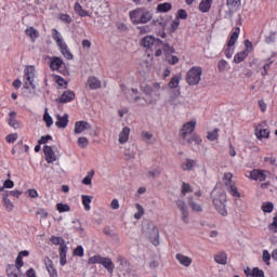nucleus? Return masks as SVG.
I'll return each mask as SVG.
<instances>
[{"instance_id": "1", "label": "nucleus", "mask_w": 277, "mask_h": 277, "mask_svg": "<svg viewBox=\"0 0 277 277\" xmlns=\"http://www.w3.org/2000/svg\"><path fill=\"white\" fill-rule=\"evenodd\" d=\"M132 25H146L153 21V12L146 11L144 8H137L129 12Z\"/></svg>"}, {"instance_id": "2", "label": "nucleus", "mask_w": 277, "mask_h": 277, "mask_svg": "<svg viewBox=\"0 0 277 277\" xmlns=\"http://www.w3.org/2000/svg\"><path fill=\"white\" fill-rule=\"evenodd\" d=\"M96 263L98 265H103V267L107 269L109 274H114V271L116 269V265L109 258H103L98 254L89 258L90 265H96Z\"/></svg>"}, {"instance_id": "3", "label": "nucleus", "mask_w": 277, "mask_h": 277, "mask_svg": "<svg viewBox=\"0 0 277 277\" xmlns=\"http://www.w3.org/2000/svg\"><path fill=\"white\" fill-rule=\"evenodd\" d=\"M202 81V67L193 66L186 74V83L188 85H198Z\"/></svg>"}, {"instance_id": "4", "label": "nucleus", "mask_w": 277, "mask_h": 277, "mask_svg": "<svg viewBox=\"0 0 277 277\" xmlns=\"http://www.w3.org/2000/svg\"><path fill=\"white\" fill-rule=\"evenodd\" d=\"M226 193H221L216 198L213 199V205L217 213H220V215H222L223 217H226V215H228V210H226Z\"/></svg>"}, {"instance_id": "5", "label": "nucleus", "mask_w": 277, "mask_h": 277, "mask_svg": "<svg viewBox=\"0 0 277 277\" xmlns=\"http://www.w3.org/2000/svg\"><path fill=\"white\" fill-rule=\"evenodd\" d=\"M24 78L26 80L24 88L26 90H29V87L32 90H36V84L34 83V79H36V67L35 66H28L24 70Z\"/></svg>"}, {"instance_id": "6", "label": "nucleus", "mask_w": 277, "mask_h": 277, "mask_svg": "<svg viewBox=\"0 0 277 277\" xmlns=\"http://www.w3.org/2000/svg\"><path fill=\"white\" fill-rule=\"evenodd\" d=\"M24 262H23V258L17 255L16 260H15V265L14 264H8L5 272L8 277H18V275L21 274V267H23Z\"/></svg>"}, {"instance_id": "7", "label": "nucleus", "mask_w": 277, "mask_h": 277, "mask_svg": "<svg viewBox=\"0 0 277 277\" xmlns=\"http://www.w3.org/2000/svg\"><path fill=\"white\" fill-rule=\"evenodd\" d=\"M146 228L148 229L151 243L154 246H159V228H157L154 223H147Z\"/></svg>"}, {"instance_id": "8", "label": "nucleus", "mask_w": 277, "mask_h": 277, "mask_svg": "<svg viewBox=\"0 0 277 277\" xmlns=\"http://www.w3.org/2000/svg\"><path fill=\"white\" fill-rule=\"evenodd\" d=\"M194 131H196V121H188L184 123L180 130V137L187 140V135L194 133Z\"/></svg>"}, {"instance_id": "9", "label": "nucleus", "mask_w": 277, "mask_h": 277, "mask_svg": "<svg viewBox=\"0 0 277 277\" xmlns=\"http://www.w3.org/2000/svg\"><path fill=\"white\" fill-rule=\"evenodd\" d=\"M63 64H64V61H62L57 56H54L50 61V68H51V70H57L58 72H61V75H67L68 74V69H66V68L63 69L62 68Z\"/></svg>"}, {"instance_id": "10", "label": "nucleus", "mask_w": 277, "mask_h": 277, "mask_svg": "<svg viewBox=\"0 0 277 277\" xmlns=\"http://www.w3.org/2000/svg\"><path fill=\"white\" fill-rule=\"evenodd\" d=\"M176 207L182 212V222H184V224H189V208L185 201L179 199L176 201Z\"/></svg>"}, {"instance_id": "11", "label": "nucleus", "mask_w": 277, "mask_h": 277, "mask_svg": "<svg viewBox=\"0 0 277 277\" xmlns=\"http://www.w3.org/2000/svg\"><path fill=\"white\" fill-rule=\"evenodd\" d=\"M44 266L47 268V272L50 277H58L57 269L55 268V265H53V260L49 256H45L43 259Z\"/></svg>"}, {"instance_id": "12", "label": "nucleus", "mask_w": 277, "mask_h": 277, "mask_svg": "<svg viewBox=\"0 0 277 277\" xmlns=\"http://www.w3.org/2000/svg\"><path fill=\"white\" fill-rule=\"evenodd\" d=\"M265 172L267 171L261 169H253L251 172H249V179H251L252 181H260V183H263V181L267 179Z\"/></svg>"}, {"instance_id": "13", "label": "nucleus", "mask_w": 277, "mask_h": 277, "mask_svg": "<svg viewBox=\"0 0 277 277\" xmlns=\"http://www.w3.org/2000/svg\"><path fill=\"white\" fill-rule=\"evenodd\" d=\"M43 155L48 163H53L57 161V156H55V151L53 150V147L49 145L43 146Z\"/></svg>"}, {"instance_id": "14", "label": "nucleus", "mask_w": 277, "mask_h": 277, "mask_svg": "<svg viewBox=\"0 0 277 277\" xmlns=\"http://www.w3.org/2000/svg\"><path fill=\"white\" fill-rule=\"evenodd\" d=\"M71 101H75V91H64L60 98H56V103H71Z\"/></svg>"}, {"instance_id": "15", "label": "nucleus", "mask_w": 277, "mask_h": 277, "mask_svg": "<svg viewBox=\"0 0 277 277\" xmlns=\"http://www.w3.org/2000/svg\"><path fill=\"white\" fill-rule=\"evenodd\" d=\"M92 129V126L88 121H77L75 123V133H83V131H90Z\"/></svg>"}, {"instance_id": "16", "label": "nucleus", "mask_w": 277, "mask_h": 277, "mask_svg": "<svg viewBox=\"0 0 277 277\" xmlns=\"http://www.w3.org/2000/svg\"><path fill=\"white\" fill-rule=\"evenodd\" d=\"M56 119L57 121L55 122V126L57 129H66V127H68V122H70L68 119V114H65L64 116L57 115Z\"/></svg>"}, {"instance_id": "17", "label": "nucleus", "mask_w": 277, "mask_h": 277, "mask_svg": "<svg viewBox=\"0 0 277 277\" xmlns=\"http://www.w3.org/2000/svg\"><path fill=\"white\" fill-rule=\"evenodd\" d=\"M198 166V161L187 158L185 162L182 163V170L184 172H192Z\"/></svg>"}, {"instance_id": "18", "label": "nucleus", "mask_w": 277, "mask_h": 277, "mask_svg": "<svg viewBox=\"0 0 277 277\" xmlns=\"http://www.w3.org/2000/svg\"><path fill=\"white\" fill-rule=\"evenodd\" d=\"M87 85H89L90 90H98L102 83L101 80H98V78L91 76L88 78Z\"/></svg>"}, {"instance_id": "19", "label": "nucleus", "mask_w": 277, "mask_h": 277, "mask_svg": "<svg viewBox=\"0 0 277 277\" xmlns=\"http://www.w3.org/2000/svg\"><path fill=\"white\" fill-rule=\"evenodd\" d=\"M176 261H179L180 265H183L184 267H189L192 265V258L187 255H183L181 253H177L175 255Z\"/></svg>"}, {"instance_id": "20", "label": "nucleus", "mask_w": 277, "mask_h": 277, "mask_svg": "<svg viewBox=\"0 0 277 277\" xmlns=\"http://www.w3.org/2000/svg\"><path fill=\"white\" fill-rule=\"evenodd\" d=\"M239 34H241V28L236 27L227 42L228 47H235V44L237 43V40H239Z\"/></svg>"}, {"instance_id": "21", "label": "nucleus", "mask_w": 277, "mask_h": 277, "mask_svg": "<svg viewBox=\"0 0 277 277\" xmlns=\"http://www.w3.org/2000/svg\"><path fill=\"white\" fill-rule=\"evenodd\" d=\"M130 133L131 129H129V127H124L122 131L119 133V144H127V142H129Z\"/></svg>"}, {"instance_id": "22", "label": "nucleus", "mask_w": 277, "mask_h": 277, "mask_svg": "<svg viewBox=\"0 0 277 277\" xmlns=\"http://www.w3.org/2000/svg\"><path fill=\"white\" fill-rule=\"evenodd\" d=\"M169 42H170V40H167L162 45V51H163L164 57L174 55V53H176V50L174 49V47L170 45Z\"/></svg>"}, {"instance_id": "23", "label": "nucleus", "mask_w": 277, "mask_h": 277, "mask_svg": "<svg viewBox=\"0 0 277 277\" xmlns=\"http://www.w3.org/2000/svg\"><path fill=\"white\" fill-rule=\"evenodd\" d=\"M214 261L219 265H226V263H228V256L226 255V252L222 251L214 255Z\"/></svg>"}, {"instance_id": "24", "label": "nucleus", "mask_w": 277, "mask_h": 277, "mask_svg": "<svg viewBox=\"0 0 277 277\" xmlns=\"http://www.w3.org/2000/svg\"><path fill=\"white\" fill-rule=\"evenodd\" d=\"M156 39L153 36H146L145 38L142 39L141 44L145 49H153V45L155 44Z\"/></svg>"}, {"instance_id": "25", "label": "nucleus", "mask_w": 277, "mask_h": 277, "mask_svg": "<svg viewBox=\"0 0 277 277\" xmlns=\"http://www.w3.org/2000/svg\"><path fill=\"white\" fill-rule=\"evenodd\" d=\"M9 124L13 129H21V122H18V120H16V111H11L9 114Z\"/></svg>"}, {"instance_id": "26", "label": "nucleus", "mask_w": 277, "mask_h": 277, "mask_svg": "<svg viewBox=\"0 0 277 277\" xmlns=\"http://www.w3.org/2000/svg\"><path fill=\"white\" fill-rule=\"evenodd\" d=\"M241 6V0H227V8L229 12H237Z\"/></svg>"}, {"instance_id": "27", "label": "nucleus", "mask_w": 277, "mask_h": 277, "mask_svg": "<svg viewBox=\"0 0 277 277\" xmlns=\"http://www.w3.org/2000/svg\"><path fill=\"white\" fill-rule=\"evenodd\" d=\"M117 263L119 264V268L121 269V272L124 269H129V267H131V263H129L127 261V258L122 255L117 256Z\"/></svg>"}, {"instance_id": "28", "label": "nucleus", "mask_w": 277, "mask_h": 277, "mask_svg": "<svg viewBox=\"0 0 277 277\" xmlns=\"http://www.w3.org/2000/svg\"><path fill=\"white\" fill-rule=\"evenodd\" d=\"M50 241L53 246H60V248L64 246L65 248H68V246H66V240L60 236H51Z\"/></svg>"}, {"instance_id": "29", "label": "nucleus", "mask_w": 277, "mask_h": 277, "mask_svg": "<svg viewBox=\"0 0 277 277\" xmlns=\"http://www.w3.org/2000/svg\"><path fill=\"white\" fill-rule=\"evenodd\" d=\"M52 38L53 40H55L57 47H61L62 44L66 43L62 38V34H60V31L56 28L52 29Z\"/></svg>"}, {"instance_id": "30", "label": "nucleus", "mask_w": 277, "mask_h": 277, "mask_svg": "<svg viewBox=\"0 0 277 277\" xmlns=\"http://www.w3.org/2000/svg\"><path fill=\"white\" fill-rule=\"evenodd\" d=\"M213 3V0H201L199 3V10L205 14L211 10V4Z\"/></svg>"}, {"instance_id": "31", "label": "nucleus", "mask_w": 277, "mask_h": 277, "mask_svg": "<svg viewBox=\"0 0 277 277\" xmlns=\"http://www.w3.org/2000/svg\"><path fill=\"white\" fill-rule=\"evenodd\" d=\"M60 252V265H66V254H68V247L58 248Z\"/></svg>"}, {"instance_id": "32", "label": "nucleus", "mask_w": 277, "mask_h": 277, "mask_svg": "<svg viewBox=\"0 0 277 277\" xmlns=\"http://www.w3.org/2000/svg\"><path fill=\"white\" fill-rule=\"evenodd\" d=\"M62 55H64V57L66 60H72L74 55L70 52V50H68V45L66 43H63L62 45H58Z\"/></svg>"}, {"instance_id": "33", "label": "nucleus", "mask_w": 277, "mask_h": 277, "mask_svg": "<svg viewBox=\"0 0 277 277\" xmlns=\"http://www.w3.org/2000/svg\"><path fill=\"white\" fill-rule=\"evenodd\" d=\"M74 10L76 14H78V16H81V18H85V16H89L88 11H85L79 2L75 3Z\"/></svg>"}, {"instance_id": "34", "label": "nucleus", "mask_w": 277, "mask_h": 277, "mask_svg": "<svg viewBox=\"0 0 277 277\" xmlns=\"http://www.w3.org/2000/svg\"><path fill=\"white\" fill-rule=\"evenodd\" d=\"M26 36H29L31 40H37V38H40V32L36 30L34 27H29L25 30Z\"/></svg>"}, {"instance_id": "35", "label": "nucleus", "mask_w": 277, "mask_h": 277, "mask_svg": "<svg viewBox=\"0 0 277 277\" xmlns=\"http://www.w3.org/2000/svg\"><path fill=\"white\" fill-rule=\"evenodd\" d=\"M170 10H172V3L170 2H164L157 5V12H162L166 14L167 12H170Z\"/></svg>"}, {"instance_id": "36", "label": "nucleus", "mask_w": 277, "mask_h": 277, "mask_svg": "<svg viewBox=\"0 0 277 277\" xmlns=\"http://www.w3.org/2000/svg\"><path fill=\"white\" fill-rule=\"evenodd\" d=\"M255 135H256L258 140H263V137L267 138V137H269V130L256 128Z\"/></svg>"}, {"instance_id": "37", "label": "nucleus", "mask_w": 277, "mask_h": 277, "mask_svg": "<svg viewBox=\"0 0 277 277\" xmlns=\"http://www.w3.org/2000/svg\"><path fill=\"white\" fill-rule=\"evenodd\" d=\"M91 203H92V196L82 195V205L84 207V211H90L92 209V207H90Z\"/></svg>"}, {"instance_id": "38", "label": "nucleus", "mask_w": 277, "mask_h": 277, "mask_svg": "<svg viewBox=\"0 0 277 277\" xmlns=\"http://www.w3.org/2000/svg\"><path fill=\"white\" fill-rule=\"evenodd\" d=\"M186 143L192 146V144H197V146H200L202 144V138L198 134H193L192 137L185 138Z\"/></svg>"}, {"instance_id": "39", "label": "nucleus", "mask_w": 277, "mask_h": 277, "mask_svg": "<svg viewBox=\"0 0 277 277\" xmlns=\"http://www.w3.org/2000/svg\"><path fill=\"white\" fill-rule=\"evenodd\" d=\"M9 198L10 197L8 195H5L4 193L2 194L3 206L5 207L6 211H13L14 203H12Z\"/></svg>"}, {"instance_id": "40", "label": "nucleus", "mask_w": 277, "mask_h": 277, "mask_svg": "<svg viewBox=\"0 0 277 277\" xmlns=\"http://www.w3.org/2000/svg\"><path fill=\"white\" fill-rule=\"evenodd\" d=\"M248 53L245 51L238 52L235 54L234 56V63L235 64H241V62H243V60H246L248 57Z\"/></svg>"}, {"instance_id": "41", "label": "nucleus", "mask_w": 277, "mask_h": 277, "mask_svg": "<svg viewBox=\"0 0 277 277\" xmlns=\"http://www.w3.org/2000/svg\"><path fill=\"white\" fill-rule=\"evenodd\" d=\"M220 129L215 128L213 131H210L207 133V140H209L210 142H215V140H217V137H220Z\"/></svg>"}, {"instance_id": "42", "label": "nucleus", "mask_w": 277, "mask_h": 277, "mask_svg": "<svg viewBox=\"0 0 277 277\" xmlns=\"http://www.w3.org/2000/svg\"><path fill=\"white\" fill-rule=\"evenodd\" d=\"M43 121L45 122V127L51 128L53 127V117L49 114V109H45L43 114Z\"/></svg>"}, {"instance_id": "43", "label": "nucleus", "mask_w": 277, "mask_h": 277, "mask_svg": "<svg viewBox=\"0 0 277 277\" xmlns=\"http://www.w3.org/2000/svg\"><path fill=\"white\" fill-rule=\"evenodd\" d=\"M262 211L264 213H272L274 211V202L272 201H265L262 207H261Z\"/></svg>"}, {"instance_id": "44", "label": "nucleus", "mask_w": 277, "mask_h": 277, "mask_svg": "<svg viewBox=\"0 0 277 277\" xmlns=\"http://www.w3.org/2000/svg\"><path fill=\"white\" fill-rule=\"evenodd\" d=\"M188 205H189L190 209L193 211H195L196 213H202V206H200V203H196V201H194V199H189Z\"/></svg>"}, {"instance_id": "45", "label": "nucleus", "mask_w": 277, "mask_h": 277, "mask_svg": "<svg viewBox=\"0 0 277 277\" xmlns=\"http://www.w3.org/2000/svg\"><path fill=\"white\" fill-rule=\"evenodd\" d=\"M179 83H181V76H173L169 81V88L172 90L179 88Z\"/></svg>"}, {"instance_id": "46", "label": "nucleus", "mask_w": 277, "mask_h": 277, "mask_svg": "<svg viewBox=\"0 0 277 277\" xmlns=\"http://www.w3.org/2000/svg\"><path fill=\"white\" fill-rule=\"evenodd\" d=\"M54 81L55 83H57V85H60L61 88H68V81H66L62 76H54Z\"/></svg>"}, {"instance_id": "47", "label": "nucleus", "mask_w": 277, "mask_h": 277, "mask_svg": "<svg viewBox=\"0 0 277 277\" xmlns=\"http://www.w3.org/2000/svg\"><path fill=\"white\" fill-rule=\"evenodd\" d=\"M56 210L58 213H67V211H70V206L68 203H57Z\"/></svg>"}, {"instance_id": "48", "label": "nucleus", "mask_w": 277, "mask_h": 277, "mask_svg": "<svg viewBox=\"0 0 277 277\" xmlns=\"http://www.w3.org/2000/svg\"><path fill=\"white\" fill-rule=\"evenodd\" d=\"M137 212L134 214L135 220H142V215H144V207L142 205H135Z\"/></svg>"}, {"instance_id": "49", "label": "nucleus", "mask_w": 277, "mask_h": 277, "mask_svg": "<svg viewBox=\"0 0 277 277\" xmlns=\"http://www.w3.org/2000/svg\"><path fill=\"white\" fill-rule=\"evenodd\" d=\"M90 144V142L88 141V137L85 136H80L78 138V146L80 148H88V145Z\"/></svg>"}, {"instance_id": "50", "label": "nucleus", "mask_w": 277, "mask_h": 277, "mask_svg": "<svg viewBox=\"0 0 277 277\" xmlns=\"http://www.w3.org/2000/svg\"><path fill=\"white\" fill-rule=\"evenodd\" d=\"M229 194L234 196V198H241V193H239V189L235 185L229 186Z\"/></svg>"}, {"instance_id": "51", "label": "nucleus", "mask_w": 277, "mask_h": 277, "mask_svg": "<svg viewBox=\"0 0 277 277\" xmlns=\"http://www.w3.org/2000/svg\"><path fill=\"white\" fill-rule=\"evenodd\" d=\"M192 192H194V190L192 189V185H189V184L183 182V183H182V194H183V196H187V194H192Z\"/></svg>"}, {"instance_id": "52", "label": "nucleus", "mask_w": 277, "mask_h": 277, "mask_svg": "<svg viewBox=\"0 0 277 277\" xmlns=\"http://www.w3.org/2000/svg\"><path fill=\"white\" fill-rule=\"evenodd\" d=\"M268 230H271V233H277V212L273 217V222L268 224Z\"/></svg>"}, {"instance_id": "53", "label": "nucleus", "mask_w": 277, "mask_h": 277, "mask_svg": "<svg viewBox=\"0 0 277 277\" xmlns=\"http://www.w3.org/2000/svg\"><path fill=\"white\" fill-rule=\"evenodd\" d=\"M5 196H13V198H18L23 196V190H6L3 193Z\"/></svg>"}, {"instance_id": "54", "label": "nucleus", "mask_w": 277, "mask_h": 277, "mask_svg": "<svg viewBox=\"0 0 277 277\" xmlns=\"http://www.w3.org/2000/svg\"><path fill=\"white\" fill-rule=\"evenodd\" d=\"M272 64H274V62L268 58L263 65V71L261 72L262 77H267V70H269Z\"/></svg>"}, {"instance_id": "55", "label": "nucleus", "mask_w": 277, "mask_h": 277, "mask_svg": "<svg viewBox=\"0 0 277 277\" xmlns=\"http://www.w3.org/2000/svg\"><path fill=\"white\" fill-rule=\"evenodd\" d=\"M17 277H38V275H36V271L34 268H29L26 274H23V272H21Z\"/></svg>"}, {"instance_id": "56", "label": "nucleus", "mask_w": 277, "mask_h": 277, "mask_svg": "<svg viewBox=\"0 0 277 277\" xmlns=\"http://www.w3.org/2000/svg\"><path fill=\"white\" fill-rule=\"evenodd\" d=\"M94 176V171H91L90 173H88L87 176H84L82 179V184L83 185H92V177Z\"/></svg>"}, {"instance_id": "57", "label": "nucleus", "mask_w": 277, "mask_h": 277, "mask_svg": "<svg viewBox=\"0 0 277 277\" xmlns=\"http://www.w3.org/2000/svg\"><path fill=\"white\" fill-rule=\"evenodd\" d=\"M166 62L171 64V66H175V64L179 62V56L170 54L169 56H166Z\"/></svg>"}, {"instance_id": "58", "label": "nucleus", "mask_w": 277, "mask_h": 277, "mask_svg": "<svg viewBox=\"0 0 277 277\" xmlns=\"http://www.w3.org/2000/svg\"><path fill=\"white\" fill-rule=\"evenodd\" d=\"M271 260H272V254H269V251L264 250L262 254V261L265 263V265H269Z\"/></svg>"}, {"instance_id": "59", "label": "nucleus", "mask_w": 277, "mask_h": 277, "mask_svg": "<svg viewBox=\"0 0 277 277\" xmlns=\"http://www.w3.org/2000/svg\"><path fill=\"white\" fill-rule=\"evenodd\" d=\"M60 21H62V22L65 23L66 25H70V23H72V17H70V15H68V14L62 13V14L60 15Z\"/></svg>"}, {"instance_id": "60", "label": "nucleus", "mask_w": 277, "mask_h": 277, "mask_svg": "<svg viewBox=\"0 0 277 277\" xmlns=\"http://www.w3.org/2000/svg\"><path fill=\"white\" fill-rule=\"evenodd\" d=\"M245 47L246 49L242 50L245 53L249 54L252 53V51L254 50V48L252 47V43L249 39L245 40Z\"/></svg>"}, {"instance_id": "61", "label": "nucleus", "mask_w": 277, "mask_h": 277, "mask_svg": "<svg viewBox=\"0 0 277 277\" xmlns=\"http://www.w3.org/2000/svg\"><path fill=\"white\" fill-rule=\"evenodd\" d=\"M16 140H18L17 133L8 134L5 137V141L8 142V144H14V142H16Z\"/></svg>"}, {"instance_id": "62", "label": "nucleus", "mask_w": 277, "mask_h": 277, "mask_svg": "<svg viewBox=\"0 0 277 277\" xmlns=\"http://www.w3.org/2000/svg\"><path fill=\"white\" fill-rule=\"evenodd\" d=\"M252 277H265V272L259 267L252 269Z\"/></svg>"}, {"instance_id": "63", "label": "nucleus", "mask_w": 277, "mask_h": 277, "mask_svg": "<svg viewBox=\"0 0 277 277\" xmlns=\"http://www.w3.org/2000/svg\"><path fill=\"white\" fill-rule=\"evenodd\" d=\"M226 66H228V62L221 60L217 63L219 72H224L226 70Z\"/></svg>"}, {"instance_id": "64", "label": "nucleus", "mask_w": 277, "mask_h": 277, "mask_svg": "<svg viewBox=\"0 0 277 277\" xmlns=\"http://www.w3.org/2000/svg\"><path fill=\"white\" fill-rule=\"evenodd\" d=\"M177 21L181 18L182 21L187 19V11H185V9H180L177 11V15H176Z\"/></svg>"}]
</instances>
